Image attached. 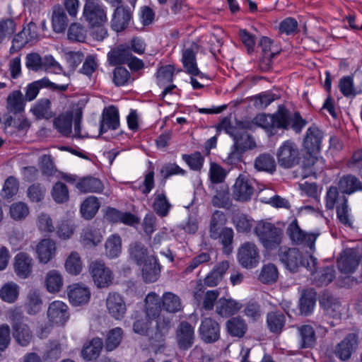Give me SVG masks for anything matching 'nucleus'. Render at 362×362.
Segmentation results:
<instances>
[{
	"label": "nucleus",
	"instance_id": "nucleus-45",
	"mask_svg": "<svg viewBox=\"0 0 362 362\" xmlns=\"http://www.w3.org/2000/svg\"><path fill=\"white\" fill-rule=\"evenodd\" d=\"M52 23L55 33H60L65 30L67 24V18L61 6H58L54 8Z\"/></svg>",
	"mask_w": 362,
	"mask_h": 362
},
{
	"label": "nucleus",
	"instance_id": "nucleus-42",
	"mask_svg": "<svg viewBox=\"0 0 362 362\" xmlns=\"http://www.w3.org/2000/svg\"><path fill=\"white\" fill-rule=\"evenodd\" d=\"M105 254L110 258L117 257L122 252V239L118 234L111 235L106 240Z\"/></svg>",
	"mask_w": 362,
	"mask_h": 362
},
{
	"label": "nucleus",
	"instance_id": "nucleus-44",
	"mask_svg": "<svg viewBox=\"0 0 362 362\" xmlns=\"http://www.w3.org/2000/svg\"><path fill=\"white\" fill-rule=\"evenodd\" d=\"M129 255L130 258L138 265H141L150 257L148 255L146 247L139 242H135L130 245Z\"/></svg>",
	"mask_w": 362,
	"mask_h": 362
},
{
	"label": "nucleus",
	"instance_id": "nucleus-43",
	"mask_svg": "<svg viewBox=\"0 0 362 362\" xmlns=\"http://www.w3.org/2000/svg\"><path fill=\"white\" fill-rule=\"evenodd\" d=\"M300 336V347L301 349L309 348L315 343V332L310 325H303L298 328Z\"/></svg>",
	"mask_w": 362,
	"mask_h": 362
},
{
	"label": "nucleus",
	"instance_id": "nucleus-36",
	"mask_svg": "<svg viewBox=\"0 0 362 362\" xmlns=\"http://www.w3.org/2000/svg\"><path fill=\"white\" fill-rule=\"evenodd\" d=\"M52 85H54V83L51 82L47 77H44L40 80H37L33 81V83H29L25 87V100L32 101L35 100L37 98L41 88H47Z\"/></svg>",
	"mask_w": 362,
	"mask_h": 362
},
{
	"label": "nucleus",
	"instance_id": "nucleus-6",
	"mask_svg": "<svg viewBox=\"0 0 362 362\" xmlns=\"http://www.w3.org/2000/svg\"><path fill=\"white\" fill-rule=\"evenodd\" d=\"M323 139V133L317 127L313 126L308 129L303 140V148L310 156V162L318 161L316 155L320 152Z\"/></svg>",
	"mask_w": 362,
	"mask_h": 362
},
{
	"label": "nucleus",
	"instance_id": "nucleus-14",
	"mask_svg": "<svg viewBox=\"0 0 362 362\" xmlns=\"http://www.w3.org/2000/svg\"><path fill=\"white\" fill-rule=\"evenodd\" d=\"M199 334L204 343H214L220 338V326L215 320L204 318L199 326Z\"/></svg>",
	"mask_w": 362,
	"mask_h": 362
},
{
	"label": "nucleus",
	"instance_id": "nucleus-46",
	"mask_svg": "<svg viewBox=\"0 0 362 362\" xmlns=\"http://www.w3.org/2000/svg\"><path fill=\"white\" fill-rule=\"evenodd\" d=\"M108 60L112 65H117L127 62L129 57V49L120 45L108 53Z\"/></svg>",
	"mask_w": 362,
	"mask_h": 362
},
{
	"label": "nucleus",
	"instance_id": "nucleus-15",
	"mask_svg": "<svg viewBox=\"0 0 362 362\" xmlns=\"http://www.w3.org/2000/svg\"><path fill=\"white\" fill-rule=\"evenodd\" d=\"M240 264L245 268H253L259 262L258 250L252 243H245L239 248L238 254Z\"/></svg>",
	"mask_w": 362,
	"mask_h": 362
},
{
	"label": "nucleus",
	"instance_id": "nucleus-20",
	"mask_svg": "<svg viewBox=\"0 0 362 362\" xmlns=\"http://www.w3.org/2000/svg\"><path fill=\"white\" fill-rule=\"evenodd\" d=\"M119 126V115L118 109L113 105L105 107L102 113V119L100 123V133L106 132L109 129H117Z\"/></svg>",
	"mask_w": 362,
	"mask_h": 362
},
{
	"label": "nucleus",
	"instance_id": "nucleus-24",
	"mask_svg": "<svg viewBox=\"0 0 362 362\" xmlns=\"http://www.w3.org/2000/svg\"><path fill=\"white\" fill-rule=\"evenodd\" d=\"M198 51L197 45H192L190 47L185 49L182 52V62L184 68L189 74L192 76H203L197 67L196 61V53Z\"/></svg>",
	"mask_w": 362,
	"mask_h": 362
},
{
	"label": "nucleus",
	"instance_id": "nucleus-10",
	"mask_svg": "<svg viewBox=\"0 0 362 362\" xmlns=\"http://www.w3.org/2000/svg\"><path fill=\"white\" fill-rule=\"evenodd\" d=\"M358 346V336L356 333L348 334L344 339L338 343L334 350L335 356L341 361H348L352 353Z\"/></svg>",
	"mask_w": 362,
	"mask_h": 362
},
{
	"label": "nucleus",
	"instance_id": "nucleus-55",
	"mask_svg": "<svg viewBox=\"0 0 362 362\" xmlns=\"http://www.w3.org/2000/svg\"><path fill=\"white\" fill-rule=\"evenodd\" d=\"M28 206L22 202L13 203L9 208V214L14 221L25 219L29 214Z\"/></svg>",
	"mask_w": 362,
	"mask_h": 362
},
{
	"label": "nucleus",
	"instance_id": "nucleus-8",
	"mask_svg": "<svg viewBox=\"0 0 362 362\" xmlns=\"http://www.w3.org/2000/svg\"><path fill=\"white\" fill-rule=\"evenodd\" d=\"M83 16L91 26H101L106 23L107 12L103 5L98 1L85 3Z\"/></svg>",
	"mask_w": 362,
	"mask_h": 362
},
{
	"label": "nucleus",
	"instance_id": "nucleus-32",
	"mask_svg": "<svg viewBox=\"0 0 362 362\" xmlns=\"http://www.w3.org/2000/svg\"><path fill=\"white\" fill-rule=\"evenodd\" d=\"M73 112L67 111L55 118L54 126L62 136H69L71 134Z\"/></svg>",
	"mask_w": 362,
	"mask_h": 362
},
{
	"label": "nucleus",
	"instance_id": "nucleus-22",
	"mask_svg": "<svg viewBox=\"0 0 362 362\" xmlns=\"http://www.w3.org/2000/svg\"><path fill=\"white\" fill-rule=\"evenodd\" d=\"M132 16V9L127 6H117L113 13L112 19V27L117 31L120 32L125 29L129 25Z\"/></svg>",
	"mask_w": 362,
	"mask_h": 362
},
{
	"label": "nucleus",
	"instance_id": "nucleus-59",
	"mask_svg": "<svg viewBox=\"0 0 362 362\" xmlns=\"http://www.w3.org/2000/svg\"><path fill=\"white\" fill-rule=\"evenodd\" d=\"M122 334L123 331L120 327H116L109 332L105 342L107 351H111L118 346L121 342Z\"/></svg>",
	"mask_w": 362,
	"mask_h": 362
},
{
	"label": "nucleus",
	"instance_id": "nucleus-40",
	"mask_svg": "<svg viewBox=\"0 0 362 362\" xmlns=\"http://www.w3.org/2000/svg\"><path fill=\"white\" fill-rule=\"evenodd\" d=\"M103 346V341L100 338H94L83 348L81 355L86 361L95 360L99 356Z\"/></svg>",
	"mask_w": 362,
	"mask_h": 362
},
{
	"label": "nucleus",
	"instance_id": "nucleus-50",
	"mask_svg": "<svg viewBox=\"0 0 362 362\" xmlns=\"http://www.w3.org/2000/svg\"><path fill=\"white\" fill-rule=\"evenodd\" d=\"M45 284L49 292L56 293L59 291L63 286L62 275L56 270L49 271L46 276Z\"/></svg>",
	"mask_w": 362,
	"mask_h": 362
},
{
	"label": "nucleus",
	"instance_id": "nucleus-63",
	"mask_svg": "<svg viewBox=\"0 0 362 362\" xmlns=\"http://www.w3.org/2000/svg\"><path fill=\"white\" fill-rule=\"evenodd\" d=\"M243 313L246 316L250 321H257L262 315L260 306L258 303L255 302H248L245 305H242Z\"/></svg>",
	"mask_w": 362,
	"mask_h": 362
},
{
	"label": "nucleus",
	"instance_id": "nucleus-3",
	"mask_svg": "<svg viewBox=\"0 0 362 362\" xmlns=\"http://www.w3.org/2000/svg\"><path fill=\"white\" fill-rule=\"evenodd\" d=\"M255 233L263 247L269 250L279 247L283 237L281 229L273 223L263 221L257 224L255 228Z\"/></svg>",
	"mask_w": 362,
	"mask_h": 362
},
{
	"label": "nucleus",
	"instance_id": "nucleus-58",
	"mask_svg": "<svg viewBox=\"0 0 362 362\" xmlns=\"http://www.w3.org/2000/svg\"><path fill=\"white\" fill-rule=\"evenodd\" d=\"M335 277V271L333 267H327L322 269L314 278V281L318 286H327L331 283Z\"/></svg>",
	"mask_w": 362,
	"mask_h": 362
},
{
	"label": "nucleus",
	"instance_id": "nucleus-26",
	"mask_svg": "<svg viewBox=\"0 0 362 362\" xmlns=\"http://www.w3.org/2000/svg\"><path fill=\"white\" fill-rule=\"evenodd\" d=\"M211 238L217 240L223 247L224 254L229 255L233 250L232 244L233 242L234 232L233 228L224 227L210 233Z\"/></svg>",
	"mask_w": 362,
	"mask_h": 362
},
{
	"label": "nucleus",
	"instance_id": "nucleus-64",
	"mask_svg": "<svg viewBox=\"0 0 362 362\" xmlns=\"http://www.w3.org/2000/svg\"><path fill=\"white\" fill-rule=\"evenodd\" d=\"M52 196L57 203H64L69 199V191L64 182H55Z\"/></svg>",
	"mask_w": 362,
	"mask_h": 362
},
{
	"label": "nucleus",
	"instance_id": "nucleus-17",
	"mask_svg": "<svg viewBox=\"0 0 362 362\" xmlns=\"http://www.w3.org/2000/svg\"><path fill=\"white\" fill-rule=\"evenodd\" d=\"M104 218L111 223H123L130 226L139 223V219L131 212H123L112 207L106 209Z\"/></svg>",
	"mask_w": 362,
	"mask_h": 362
},
{
	"label": "nucleus",
	"instance_id": "nucleus-16",
	"mask_svg": "<svg viewBox=\"0 0 362 362\" xmlns=\"http://www.w3.org/2000/svg\"><path fill=\"white\" fill-rule=\"evenodd\" d=\"M359 264V257L353 249L344 251L337 260V267L341 274L349 275L355 272Z\"/></svg>",
	"mask_w": 362,
	"mask_h": 362
},
{
	"label": "nucleus",
	"instance_id": "nucleus-18",
	"mask_svg": "<svg viewBox=\"0 0 362 362\" xmlns=\"http://www.w3.org/2000/svg\"><path fill=\"white\" fill-rule=\"evenodd\" d=\"M106 306L109 314L113 318L121 320L124 317L127 310L126 303L119 293H110L106 300Z\"/></svg>",
	"mask_w": 362,
	"mask_h": 362
},
{
	"label": "nucleus",
	"instance_id": "nucleus-54",
	"mask_svg": "<svg viewBox=\"0 0 362 362\" xmlns=\"http://www.w3.org/2000/svg\"><path fill=\"white\" fill-rule=\"evenodd\" d=\"M30 111L37 119L49 118L51 117L50 101L47 98L41 99L31 107Z\"/></svg>",
	"mask_w": 362,
	"mask_h": 362
},
{
	"label": "nucleus",
	"instance_id": "nucleus-34",
	"mask_svg": "<svg viewBox=\"0 0 362 362\" xmlns=\"http://www.w3.org/2000/svg\"><path fill=\"white\" fill-rule=\"evenodd\" d=\"M161 303L162 308L170 313H177L182 308L180 298L172 292H165L162 296Z\"/></svg>",
	"mask_w": 362,
	"mask_h": 362
},
{
	"label": "nucleus",
	"instance_id": "nucleus-57",
	"mask_svg": "<svg viewBox=\"0 0 362 362\" xmlns=\"http://www.w3.org/2000/svg\"><path fill=\"white\" fill-rule=\"evenodd\" d=\"M153 206L158 215L164 217L168 215L171 205L167 199L165 194L161 193L156 197Z\"/></svg>",
	"mask_w": 362,
	"mask_h": 362
},
{
	"label": "nucleus",
	"instance_id": "nucleus-11",
	"mask_svg": "<svg viewBox=\"0 0 362 362\" xmlns=\"http://www.w3.org/2000/svg\"><path fill=\"white\" fill-rule=\"evenodd\" d=\"M278 255L281 263L291 272H296L304 263L301 252L296 248L281 247Z\"/></svg>",
	"mask_w": 362,
	"mask_h": 362
},
{
	"label": "nucleus",
	"instance_id": "nucleus-48",
	"mask_svg": "<svg viewBox=\"0 0 362 362\" xmlns=\"http://www.w3.org/2000/svg\"><path fill=\"white\" fill-rule=\"evenodd\" d=\"M253 187L249 182H235L233 186L234 198L240 202H246L251 199Z\"/></svg>",
	"mask_w": 362,
	"mask_h": 362
},
{
	"label": "nucleus",
	"instance_id": "nucleus-62",
	"mask_svg": "<svg viewBox=\"0 0 362 362\" xmlns=\"http://www.w3.org/2000/svg\"><path fill=\"white\" fill-rule=\"evenodd\" d=\"M341 201V203L337 206V216L341 223L345 226H351L352 222L350 218L347 199L345 197H343Z\"/></svg>",
	"mask_w": 362,
	"mask_h": 362
},
{
	"label": "nucleus",
	"instance_id": "nucleus-29",
	"mask_svg": "<svg viewBox=\"0 0 362 362\" xmlns=\"http://www.w3.org/2000/svg\"><path fill=\"white\" fill-rule=\"evenodd\" d=\"M13 337L15 341L21 346H28L33 338L29 327L23 323H16L13 327Z\"/></svg>",
	"mask_w": 362,
	"mask_h": 362
},
{
	"label": "nucleus",
	"instance_id": "nucleus-51",
	"mask_svg": "<svg viewBox=\"0 0 362 362\" xmlns=\"http://www.w3.org/2000/svg\"><path fill=\"white\" fill-rule=\"evenodd\" d=\"M315 293L312 291H305L300 298V310L303 315H308L315 305Z\"/></svg>",
	"mask_w": 362,
	"mask_h": 362
},
{
	"label": "nucleus",
	"instance_id": "nucleus-13",
	"mask_svg": "<svg viewBox=\"0 0 362 362\" xmlns=\"http://www.w3.org/2000/svg\"><path fill=\"white\" fill-rule=\"evenodd\" d=\"M177 346L180 350H188L194 344L195 339L194 329L186 321L181 322L175 334Z\"/></svg>",
	"mask_w": 362,
	"mask_h": 362
},
{
	"label": "nucleus",
	"instance_id": "nucleus-19",
	"mask_svg": "<svg viewBox=\"0 0 362 362\" xmlns=\"http://www.w3.org/2000/svg\"><path fill=\"white\" fill-rule=\"evenodd\" d=\"M33 259L28 254L19 252L15 256L13 268L19 278H28L33 272Z\"/></svg>",
	"mask_w": 362,
	"mask_h": 362
},
{
	"label": "nucleus",
	"instance_id": "nucleus-5",
	"mask_svg": "<svg viewBox=\"0 0 362 362\" xmlns=\"http://www.w3.org/2000/svg\"><path fill=\"white\" fill-rule=\"evenodd\" d=\"M286 234L293 244L296 245L307 246L313 250L315 247V243L318 233H306L303 230L296 219L293 220L286 229Z\"/></svg>",
	"mask_w": 362,
	"mask_h": 362
},
{
	"label": "nucleus",
	"instance_id": "nucleus-1",
	"mask_svg": "<svg viewBox=\"0 0 362 362\" xmlns=\"http://www.w3.org/2000/svg\"><path fill=\"white\" fill-rule=\"evenodd\" d=\"M240 126V124H237L235 126L228 124L224 127L226 132L233 139L234 141L232 151L226 158V162L230 165L240 161L243 152L256 147L254 139L243 132Z\"/></svg>",
	"mask_w": 362,
	"mask_h": 362
},
{
	"label": "nucleus",
	"instance_id": "nucleus-47",
	"mask_svg": "<svg viewBox=\"0 0 362 362\" xmlns=\"http://www.w3.org/2000/svg\"><path fill=\"white\" fill-rule=\"evenodd\" d=\"M18 294L19 286L13 281L6 283L0 289V298L6 303H14L17 300Z\"/></svg>",
	"mask_w": 362,
	"mask_h": 362
},
{
	"label": "nucleus",
	"instance_id": "nucleus-4",
	"mask_svg": "<svg viewBox=\"0 0 362 362\" xmlns=\"http://www.w3.org/2000/svg\"><path fill=\"white\" fill-rule=\"evenodd\" d=\"M39 37L40 35L37 25L33 21L25 23L22 30L16 34L12 39L9 49L10 54H13L28 45H33L39 40Z\"/></svg>",
	"mask_w": 362,
	"mask_h": 362
},
{
	"label": "nucleus",
	"instance_id": "nucleus-60",
	"mask_svg": "<svg viewBox=\"0 0 362 362\" xmlns=\"http://www.w3.org/2000/svg\"><path fill=\"white\" fill-rule=\"evenodd\" d=\"M182 158L192 170L199 171L204 165V157L199 152H195L190 155L183 154Z\"/></svg>",
	"mask_w": 362,
	"mask_h": 362
},
{
	"label": "nucleus",
	"instance_id": "nucleus-35",
	"mask_svg": "<svg viewBox=\"0 0 362 362\" xmlns=\"http://www.w3.org/2000/svg\"><path fill=\"white\" fill-rule=\"evenodd\" d=\"M226 328L230 336L242 338L247 330V325L241 317H233L227 321Z\"/></svg>",
	"mask_w": 362,
	"mask_h": 362
},
{
	"label": "nucleus",
	"instance_id": "nucleus-28",
	"mask_svg": "<svg viewBox=\"0 0 362 362\" xmlns=\"http://www.w3.org/2000/svg\"><path fill=\"white\" fill-rule=\"evenodd\" d=\"M241 308L240 302L231 298H220L216 303V311L222 317H228L235 315Z\"/></svg>",
	"mask_w": 362,
	"mask_h": 362
},
{
	"label": "nucleus",
	"instance_id": "nucleus-37",
	"mask_svg": "<svg viewBox=\"0 0 362 362\" xmlns=\"http://www.w3.org/2000/svg\"><path fill=\"white\" fill-rule=\"evenodd\" d=\"M25 100L23 93L17 90L11 92L6 100L7 110L14 114L20 113L25 109Z\"/></svg>",
	"mask_w": 362,
	"mask_h": 362
},
{
	"label": "nucleus",
	"instance_id": "nucleus-39",
	"mask_svg": "<svg viewBox=\"0 0 362 362\" xmlns=\"http://www.w3.org/2000/svg\"><path fill=\"white\" fill-rule=\"evenodd\" d=\"M219 296L218 290L207 291L206 293L197 291L194 297L198 303L202 300V308L206 310H211L214 306V303Z\"/></svg>",
	"mask_w": 362,
	"mask_h": 362
},
{
	"label": "nucleus",
	"instance_id": "nucleus-53",
	"mask_svg": "<svg viewBox=\"0 0 362 362\" xmlns=\"http://www.w3.org/2000/svg\"><path fill=\"white\" fill-rule=\"evenodd\" d=\"M42 300L39 293L35 291H31L28 295V300L25 303L27 313L30 315H35L42 308Z\"/></svg>",
	"mask_w": 362,
	"mask_h": 362
},
{
	"label": "nucleus",
	"instance_id": "nucleus-23",
	"mask_svg": "<svg viewBox=\"0 0 362 362\" xmlns=\"http://www.w3.org/2000/svg\"><path fill=\"white\" fill-rule=\"evenodd\" d=\"M68 296L72 305H81L89 301L90 291L87 286L80 284H74L69 286Z\"/></svg>",
	"mask_w": 362,
	"mask_h": 362
},
{
	"label": "nucleus",
	"instance_id": "nucleus-21",
	"mask_svg": "<svg viewBox=\"0 0 362 362\" xmlns=\"http://www.w3.org/2000/svg\"><path fill=\"white\" fill-rule=\"evenodd\" d=\"M47 317L53 323L64 325L69 317L68 306L62 301H53L48 307Z\"/></svg>",
	"mask_w": 362,
	"mask_h": 362
},
{
	"label": "nucleus",
	"instance_id": "nucleus-33",
	"mask_svg": "<svg viewBox=\"0 0 362 362\" xmlns=\"http://www.w3.org/2000/svg\"><path fill=\"white\" fill-rule=\"evenodd\" d=\"M162 303L159 296L155 292H150L145 298L146 315L148 317L155 318L159 315Z\"/></svg>",
	"mask_w": 362,
	"mask_h": 362
},
{
	"label": "nucleus",
	"instance_id": "nucleus-12",
	"mask_svg": "<svg viewBox=\"0 0 362 362\" xmlns=\"http://www.w3.org/2000/svg\"><path fill=\"white\" fill-rule=\"evenodd\" d=\"M209 188L214 192L211 202L218 208L229 209L231 200L229 194V187L226 182H210Z\"/></svg>",
	"mask_w": 362,
	"mask_h": 362
},
{
	"label": "nucleus",
	"instance_id": "nucleus-27",
	"mask_svg": "<svg viewBox=\"0 0 362 362\" xmlns=\"http://www.w3.org/2000/svg\"><path fill=\"white\" fill-rule=\"evenodd\" d=\"M36 252L40 263H48L55 256V243L50 239L42 240L37 245Z\"/></svg>",
	"mask_w": 362,
	"mask_h": 362
},
{
	"label": "nucleus",
	"instance_id": "nucleus-61",
	"mask_svg": "<svg viewBox=\"0 0 362 362\" xmlns=\"http://www.w3.org/2000/svg\"><path fill=\"white\" fill-rule=\"evenodd\" d=\"M278 269L273 264L264 265L261 271L259 279L264 284H269L276 281L278 279Z\"/></svg>",
	"mask_w": 362,
	"mask_h": 362
},
{
	"label": "nucleus",
	"instance_id": "nucleus-2",
	"mask_svg": "<svg viewBox=\"0 0 362 362\" xmlns=\"http://www.w3.org/2000/svg\"><path fill=\"white\" fill-rule=\"evenodd\" d=\"M254 125L264 129L271 136L276 133L279 129L289 127V112L284 110H279L273 115L259 114L252 121Z\"/></svg>",
	"mask_w": 362,
	"mask_h": 362
},
{
	"label": "nucleus",
	"instance_id": "nucleus-56",
	"mask_svg": "<svg viewBox=\"0 0 362 362\" xmlns=\"http://www.w3.org/2000/svg\"><path fill=\"white\" fill-rule=\"evenodd\" d=\"M82 262L76 252H73L67 257L65 262L66 272L72 275L78 274L82 270Z\"/></svg>",
	"mask_w": 362,
	"mask_h": 362
},
{
	"label": "nucleus",
	"instance_id": "nucleus-52",
	"mask_svg": "<svg viewBox=\"0 0 362 362\" xmlns=\"http://www.w3.org/2000/svg\"><path fill=\"white\" fill-rule=\"evenodd\" d=\"M339 88L345 97H355L357 94L362 93V89L359 91L354 88V78L351 76L342 77L339 83Z\"/></svg>",
	"mask_w": 362,
	"mask_h": 362
},
{
	"label": "nucleus",
	"instance_id": "nucleus-7",
	"mask_svg": "<svg viewBox=\"0 0 362 362\" xmlns=\"http://www.w3.org/2000/svg\"><path fill=\"white\" fill-rule=\"evenodd\" d=\"M276 156L281 166L289 168L298 163L299 151L294 142L287 140L279 148Z\"/></svg>",
	"mask_w": 362,
	"mask_h": 362
},
{
	"label": "nucleus",
	"instance_id": "nucleus-25",
	"mask_svg": "<svg viewBox=\"0 0 362 362\" xmlns=\"http://www.w3.org/2000/svg\"><path fill=\"white\" fill-rule=\"evenodd\" d=\"M142 277L146 283H153L158 280L160 273V265L158 259L151 255L148 259L143 263Z\"/></svg>",
	"mask_w": 362,
	"mask_h": 362
},
{
	"label": "nucleus",
	"instance_id": "nucleus-41",
	"mask_svg": "<svg viewBox=\"0 0 362 362\" xmlns=\"http://www.w3.org/2000/svg\"><path fill=\"white\" fill-rule=\"evenodd\" d=\"M286 317L282 312H271L267 314V323L270 332L278 334L282 331Z\"/></svg>",
	"mask_w": 362,
	"mask_h": 362
},
{
	"label": "nucleus",
	"instance_id": "nucleus-30",
	"mask_svg": "<svg viewBox=\"0 0 362 362\" xmlns=\"http://www.w3.org/2000/svg\"><path fill=\"white\" fill-rule=\"evenodd\" d=\"M228 269L229 262L228 261H222L218 263L204 279L205 284L208 286H216L222 280Z\"/></svg>",
	"mask_w": 362,
	"mask_h": 362
},
{
	"label": "nucleus",
	"instance_id": "nucleus-31",
	"mask_svg": "<svg viewBox=\"0 0 362 362\" xmlns=\"http://www.w3.org/2000/svg\"><path fill=\"white\" fill-rule=\"evenodd\" d=\"M100 204L96 197H87L81 204L80 213L86 220H91L98 213Z\"/></svg>",
	"mask_w": 362,
	"mask_h": 362
},
{
	"label": "nucleus",
	"instance_id": "nucleus-49",
	"mask_svg": "<svg viewBox=\"0 0 362 362\" xmlns=\"http://www.w3.org/2000/svg\"><path fill=\"white\" fill-rule=\"evenodd\" d=\"M255 167L259 171L272 173L276 169V163L272 156L262 154L255 159Z\"/></svg>",
	"mask_w": 362,
	"mask_h": 362
},
{
	"label": "nucleus",
	"instance_id": "nucleus-9",
	"mask_svg": "<svg viewBox=\"0 0 362 362\" xmlns=\"http://www.w3.org/2000/svg\"><path fill=\"white\" fill-rule=\"evenodd\" d=\"M89 272L95 284L98 288H107L112 283L114 279L112 272L102 262H91Z\"/></svg>",
	"mask_w": 362,
	"mask_h": 362
},
{
	"label": "nucleus",
	"instance_id": "nucleus-38",
	"mask_svg": "<svg viewBox=\"0 0 362 362\" xmlns=\"http://www.w3.org/2000/svg\"><path fill=\"white\" fill-rule=\"evenodd\" d=\"M102 239L103 235L100 229L93 226H88L82 230L81 240L86 246H96L102 241Z\"/></svg>",
	"mask_w": 362,
	"mask_h": 362
}]
</instances>
